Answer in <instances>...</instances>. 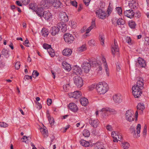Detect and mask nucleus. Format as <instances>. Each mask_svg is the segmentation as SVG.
Wrapping results in <instances>:
<instances>
[{
	"mask_svg": "<svg viewBox=\"0 0 149 149\" xmlns=\"http://www.w3.org/2000/svg\"><path fill=\"white\" fill-rule=\"evenodd\" d=\"M143 81L142 78H139L136 84L132 87V93L135 98H138L141 95L142 93L141 90L143 88Z\"/></svg>",
	"mask_w": 149,
	"mask_h": 149,
	"instance_id": "obj_1",
	"label": "nucleus"
},
{
	"mask_svg": "<svg viewBox=\"0 0 149 149\" xmlns=\"http://www.w3.org/2000/svg\"><path fill=\"white\" fill-rule=\"evenodd\" d=\"M96 90L100 94H105L108 91L109 87L108 84L105 82H101L96 85Z\"/></svg>",
	"mask_w": 149,
	"mask_h": 149,
	"instance_id": "obj_2",
	"label": "nucleus"
},
{
	"mask_svg": "<svg viewBox=\"0 0 149 149\" xmlns=\"http://www.w3.org/2000/svg\"><path fill=\"white\" fill-rule=\"evenodd\" d=\"M126 119L128 121L131 122L134 119V112L131 110L127 111L125 114Z\"/></svg>",
	"mask_w": 149,
	"mask_h": 149,
	"instance_id": "obj_3",
	"label": "nucleus"
},
{
	"mask_svg": "<svg viewBox=\"0 0 149 149\" xmlns=\"http://www.w3.org/2000/svg\"><path fill=\"white\" fill-rule=\"evenodd\" d=\"M111 52L113 56L116 55L118 56L119 54V47L117 41L114 40V45L111 47Z\"/></svg>",
	"mask_w": 149,
	"mask_h": 149,
	"instance_id": "obj_4",
	"label": "nucleus"
},
{
	"mask_svg": "<svg viewBox=\"0 0 149 149\" xmlns=\"http://www.w3.org/2000/svg\"><path fill=\"white\" fill-rule=\"evenodd\" d=\"M96 14L97 17L102 19H104L108 17L106 12L101 9H99L97 10L96 12Z\"/></svg>",
	"mask_w": 149,
	"mask_h": 149,
	"instance_id": "obj_5",
	"label": "nucleus"
},
{
	"mask_svg": "<svg viewBox=\"0 0 149 149\" xmlns=\"http://www.w3.org/2000/svg\"><path fill=\"white\" fill-rule=\"evenodd\" d=\"M74 82L78 88L81 87L83 85L82 79L78 76H76L74 78Z\"/></svg>",
	"mask_w": 149,
	"mask_h": 149,
	"instance_id": "obj_6",
	"label": "nucleus"
},
{
	"mask_svg": "<svg viewBox=\"0 0 149 149\" xmlns=\"http://www.w3.org/2000/svg\"><path fill=\"white\" fill-rule=\"evenodd\" d=\"M63 38L65 42L68 44L72 43L74 40L73 36L69 33L65 34Z\"/></svg>",
	"mask_w": 149,
	"mask_h": 149,
	"instance_id": "obj_7",
	"label": "nucleus"
},
{
	"mask_svg": "<svg viewBox=\"0 0 149 149\" xmlns=\"http://www.w3.org/2000/svg\"><path fill=\"white\" fill-rule=\"evenodd\" d=\"M83 70L86 73H88L91 69V65L89 62H84L82 65Z\"/></svg>",
	"mask_w": 149,
	"mask_h": 149,
	"instance_id": "obj_8",
	"label": "nucleus"
},
{
	"mask_svg": "<svg viewBox=\"0 0 149 149\" xmlns=\"http://www.w3.org/2000/svg\"><path fill=\"white\" fill-rule=\"evenodd\" d=\"M32 5H33V6L32 7H31V6L30 7V8L32 9L33 10H35V11L36 12V14L38 15V16L40 17H42V14L43 13V12H44L43 11V9L42 8H38L37 7L36 8H35V7H34L33 4H31V6Z\"/></svg>",
	"mask_w": 149,
	"mask_h": 149,
	"instance_id": "obj_9",
	"label": "nucleus"
},
{
	"mask_svg": "<svg viewBox=\"0 0 149 149\" xmlns=\"http://www.w3.org/2000/svg\"><path fill=\"white\" fill-rule=\"evenodd\" d=\"M70 97H73L76 99L79 98L81 95V93L79 91H76L74 92H70L68 94Z\"/></svg>",
	"mask_w": 149,
	"mask_h": 149,
	"instance_id": "obj_10",
	"label": "nucleus"
},
{
	"mask_svg": "<svg viewBox=\"0 0 149 149\" xmlns=\"http://www.w3.org/2000/svg\"><path fill=\"white\" fill-rule=\"evenodd\" d=\"M42 17L47 20H50L52 17V15L49 11H45L43 12Z\"/></svg>",
	"mask_w": 149,
	"mask_h": 149,
	"instance_id": "obj_11",
	"label": "nucleus"
},
{
	"mask_svg": "<svg viewBox=\"0 0 149 149\" xmlns=\"http://www.w3.org/2000/svg\"><path fill=\"white\" fill-rule=\"evenodd\" d=\"M51 0H43L40 3L41 8L43 9H47L51 3Z\"/></svg>",
	"mask_w": 149,
	"mask_h": 149,
	"instance_id": "obj_12",
	"label": "nucleus"
},
{
	"mask_svg": "<svg viewBox=\"0 0 149 149\" xmlns=\"http://www.w3.org/2000/svg\"><path fill=\"white\" fill-rule=\"evenodd\" d=\"M124 15L127 17L132 18L134 17V13L132 9L126 10L124 13Z\"/></svg>",
	"mask_w": 149,
	"mask_h": 149,
	"instance_id": "obj_13",
	"label": "nucleus"
},
{
	"mask_svg": "<svg viewBox=\"0 0 149 149\" xmlns=\"http://www.w3.org/2000/svg\"><path fill=\"white\" fill-rule=\"evenodd\" d=\"M138 2L137 0H130L129 1V6L131 9L137 8Z\"/></svg>",
	"mask_w": 149,
	"mask_h": 149,
	"instance_id": "obj_14",
	"label": "nucleus"
},
{
	"mask_svg": "<svg viewBox=\"0 0 149 149\" xmlns=\"http://www.w3.org/2000/svg\"><path fill=\"white\" fill-rule=\"evenodd\" d=\"M108 109L109 107H107L103 108L100 110V113L103 118H105L108 116Z\"/></svg>",
	"mask_w": 149,
	"mask_h": 149,
	"instance_id": "obj_15",
	"label": "nucleus"
},
{
	"mask_svg": "<svg viewBox=\"0 0 149 149\" xmlns=\"http://www.w3.org/2000/svg\"><path fill=\"white\" fill-rule=\"evenodd\" d=\"M60 31V28L58 26H54L51 28L49 32L52 36L58 34Z\"/></svg>",
	"mask_w": 149,
	"mask_h": 149,
	"instance_id": "obj_16",
	"label": "nucleus"
},
{
	"mask_svg": "<svg viewBox=\"0 0 149 149\" xmlns=\"http://www.w3.org/2000/svg\"><path fill=\"white\" fill-rule=\"evenodd\" d=\"M93 149H105L101 142H97L94 143L91 146Z\"/></svg>",
	"mask_w": 149,
	"mask_h": 149,
	"instance_id": "obj_17",
	"label": "nucleus"
},
{
	"mask_svg": "<svg viewBox=\"0 0 149 149\" xmlns=\"http://www.w3.org/2000/svg\"><path fill=\"white\" fill-rule=\"evenodd\" d=\"M51 3L52 6L56 9L59 8L61 4L60 1L57 0H51Z\"/></svg>",
	"mask_w": 149,
	"mask_h": 149,
	"instance_id": "obj_18",
	"label": "nucleus"
},
{
	"mask_svg": "<svg viewBox=\"0 0 149 149\" xmlns=\"http://www.w3.org/2000/svg\"><path fill=\"white\" fill-rule=\"evenodd\" d=\"M59 17L62 22H65L68 21V17L65 12H61L59 14Z\"/></svg>",
	"mask_w": 149,
	"mask_h": 149,
	"instance_id": "obj_19",
	"label": "nucleus"
},
{
	"mask_svg": "<svg viewBox=\"0 0 149 149\" xmlns=\"http://www.w3.org/2000/svg\"><path fill=\"white\" fill-rule=\"evenodd\" d=\"M113 99L115 103L119 104L122 102V97L120 94H115L113 96Z\"/></svg>",
	"mask_w": 149,
	"mask_h": 149,
	"instance_id": "obj_20",
	"label": "nucleus"
},
{
	"mask_svg": "<svg viewBox=\"0 0 149 149\" xmlns=\"http://www.w3.org/2000/svg\"><path fill=\"white\" fill-rule=\"evenodd\" d=\"M68 107L70 110L74 112H77L78 110L76 105L73 103L69 104Z\"/></svg>",
	"mask_w": 149,
	"mask_h": 149,
	"instance_id": "obj_21",
	"label": "nucleus"
},
{
	"mask_svg": "<svg viewBox=\"0 0 149 149\" xmlns=\"http://www.w3.org/2000/svg\"><path fill=\"white\" fill-rule=\"evenodd\" d=\"M90 124L94 127H97L99 123V121L97 119L91 118L89 121Z\"/></svg>",
	"mask_w": 149,
	"mask_h": 149,
	"instance_id": "obj_22",
	"label": "nucleus"
},
{
	"mask_svg": "<svg viewBox=\"0 0 149 149\" xmlns=\"http://www.w3.org/2000/svg\"><path fill=\"white\" fill-rule=\"evenodd\" d=\"M73 72L77 75H79L82 73L80 67L77 65L74 66L72 69Z\"/></svg>",
	"mask_w": 149,
	"mask_h": 149,
	"instance_id": "obj_23",
	"label": "nucleus"
},
{
	"mask_svg": "<svg viewBox=\"0 0 149 149\" xmlns=\"http://www.w3.org/2000/svg\"><path fill=\"white\" fill-rule=\"evenodd\" d=\"M139 64V66L141 67H145L146 66V63L144 59L141 58H139L137 64Z\"/></svg>",
	"mask_w": 149,
	"mask_h": 149,
	"instance_id": "obj_24",
	"label": "nucleus"
},
{
	"mask_svg": "<svg viewBox=\"0 0 149 149\" xmlns=\"http://www.w3.org/2000/svg\"><path fill=\"white\" fill-rule=\"evenodd\" d=\"M111 136L113 138V141L114 142H118V138L119 136V133L117 131H113L111 132Z\"/></svg>",
	"mask_w": 149,
	"mask_h": 149,
	"instance_id": "obj_25",
	"label": "nucleus"
},
{
	"mask_svg": "<svg viewBox=\"0 0 149 149\" xmlns=\"http://www.w3.org/2000/svg\"><path fill=\"white\" fill-rule=\"evenodd\" d=\"M1 56H4L6 58H8L9 55L8 50L5 48L1 50Z\"/></svg>",
	"mask_w": 149,
	"mask_h": 149,
	"instance_id": "obj_26",
	"label": "nucleus"
},
{
	"mask_svg": "<svg viewBox=\"0 0 149 149\" xmlns=\"http://www.w3.org/2000/svg\"><path fill=\"white\" fill-rule=\"evenodd\" d=\"M72 52V50L69 48H66L64 49L62 51V54L66 56H70Z\"/></svg>",
	"mask_w": 149,
	"mask_h": 149,
	"instance_id": "obj_27",
	"label": "nucleus"
},
{
	"mask_svg": "<svg viewBox=\"0 0 149 149\" xmlns=\"http://www.w3.org/2000/svg\"><path fill=\"white\" fill-rule=\"evenodd\" d=\"M62 65L63 68L67 71H70L71 69L70 64L68 63L65 61H64L62 63Z\"/></svg>",
	"mask_w": 149,
	"mask_h": 149,
	"instance_id": "obj_28",
	"label": "nucleus"
},
{
	"mask_svg": "<svg viewBox=\"0 0 149 149\" xmlns=\"http://www.w3.org/2000/svg\"><path fill=\"white\" fill-rule=\"evenodd\" d=\"M95 26H96L95 21L94 20H92L90 26L86 30V33H88L92 29L95 27Z\"/></svg>",
	"mask_w": 149,
	"mask_h": 149,
	"instance_id": "obj_29",
	"label": "nucleus"
},
{
	"mask_svg": "<svg viewBox=\"0 0 149 149\" xmlns=\"http://www.w3.org/2000/svg\"><path fill=\"white\" fill-rule=\"evenodd\" d=\"M80 102L81 104L84 106H86L88 103V99L85 97L81 98L80 100Z\"/></svg>",
	"mask_w": 149,
	"mask_h": 149,
	"instance_id": "obj_30",
	"label": "nucleus"
},
{
	"mask_svg": "<svg viewBox=\"0 0 149 149\" xmlns=\"http://www.w3.org/2000/svg\"><path fill=\"white\" fill-rule=\"evenodd\" d=\"M102 61L104 62V65L105 68V70L106 71L107 75V76H109V73L108 71V66L106 62V61L105 59L104 58H103L102 59Z\"/></svg>",
	"mask_w": 149,
	"mask_h": 149,
	"instance_id": "obj_31",
	"label": "nucleus"
},
{
	"mask_svg": "<svg viewBox=\"0 0 149 149\" xmlns=\"http://www.w3.org/2000/svg\"><path fill=\"white\" fill-rule=\"evenodd\" d=\"M47 116L50 124L51 125H53L54 122V119L53 117H51L49 113V111H47Z\"/></svg>",
	"mask_w": 149,
	"mask_h": 149,
	"instance_id": "obj_32",
	"label": "nucleus"
},
{
	"mask_svg": "<svg viewBox=\"0 0 149 149\" xmlns=\"http://www.w3.org/2000/svg\"><path fill=\"white\" fill-rule=\"evenodd\" d=\"M42 35L44 37H47L49 33L48 30L45 28H43L41 31Z\"/></svg>",
	"mask_w": 149,
	"mask_h": 149,
	"instance_id": "obj_33",
	"label": "nucleus"
},
{
	"mask_svg": "<svg viewBox=\"0 0 149 149\" xmlns=\"http://www.w3.org/2000/svg\"><path fill=\"white\" fill-rule=\"evenodd\" d=\"M86 47L85 45H83L81 46L78 47L77 50L79 52H81L86 51Z\"/></svg>",
	"mask_w": 149,
	"mask_h": 149,
	"instance_id": "obj_34",
	"label": "nucleus"
},
{
	"mask_svg": "<svg viewBox=\"0 0 149 149\" xmlns=\"http://www.w3.org/2000/svg\"><path fill=\"white\" fill-rule=\"evenodd\" d=\"M80 144L83 146L85 147H88L89 146L90 144L88 142L82 139L80 141Z\"/></svg>",
	"mask_w": 149,
	"mask_h": 149,
	"instance_id": "obj_35",
	"label": "nucleus"
},
{
	"mask_svg": "<svg viewBox=\"0 0 149 149\" xmlns=\"http://www.w3.org/2000/svg\"><path fill=\"white\" fill-rule=\"evenodd\" d=\"M121 145L124 148L123 149H129V148L130 146L129 144L126 142L122 143Z\"/></svg>",
	"mask_w": 149,
	"mask_h": 149,
	"instance_id": "obj_36",
	"label": "nucleus"
},
{
	"mask_svg": "<svg viewBox=\"0 0 149 149\" xmlns=\"http://www.w3.org/2000/svg\"><path fill=\"white\" fill-rule=\"evenodd\" d=\"M99 39L101 43V44L103 45L104 44V38L103 34H100L99 36Z\"/></svg>",
	"mask_w": 149,
	"mask_h": 149,
	"instance_id": "obj_37",
	"label": "nucleus"
},
{
	"mask_svg": "<svg viewBox=\"0 0 149 149\" xmlns=\"http://www.w3.org/2000/svg\"><path fill=\"white\" fill-rule=\"evenodd\" d=\"M137 107L138 110H141V111H143L145 109L144 104L141 103H139L138 104Z\"/></svg>",
	"mask_w": 149,
	"mask_h": 149,
	"instance_id": "obj_38",
	"label": "nucleus"
},
{
	"mask_svg": "<svg viewBox=\"0 0 149 149\" xmlns=\"http://www.w3.org/2000/svg\"><path fill=\"white\" fill-rule=\"evenodd\" d=\"M41 132L42 134L45 137H46L48 136V131L45 128H41Z\"/></svg>",
	"mask_w": 149,
	"mask_h": 149,
	"instance_id": "obj_39",
	"label": "nucleus"
},
{
	"mask_svg": "<svg viewBox=\"0 0 149 149\" xmlns=\"http://www.w3.org/2000/svg\"><path fill=\"white\" fill-rule=\"evenodd\" d=\"M47 52L52 57H54L55 54L54 50L52 48H49V49H47Z\"/></svg>",
	"mask_w": 149,
	"mask_h": 149,
	"instance_id": "obj_40",
	"label": "nucleus"
},
{
	"mask_svg": "<svg viewBox=\"0 0 149 149\" xmlns=\"http://www.w3.org/2000/svg\"><path fill=\"white\" fill-rule=\"evenodd\" d=\"M141 127V125L140 124H139L137 125L136 128V133H137L138 136L139 137L140 136L139 134L140 132Z\"/></svg>",
	"mask_w": 149,
	"mask_h": 149,
	"instance_id": "obj_41",
	"label": "nucleus"
},
{
	"mask_svg": "<svg viewBox=\"0 0 149 149\" xmlns=\"http://www.w3.org/2000/svg\"><path fill=\"white\" fill-rule=\"evenodd\" d=\"M83 135L85 137H88L90 135L89 132L87 130H84L83 132Z\"/></svg>",
	"mask_w": 149,
	"mask_h": 149,
	"instance_id": "obj_42",
	"label": "nucleus"
},
{
	"mask_svg": "<svg viewBox=\"0 0 149 149\" xmlns=\"http://www.w3.org/2000/svg\"><path fill=\"white\" fill-rule=\"evenodd\" d=\"M129 25L131 28L134 29L135 27L136 24L134 22L130 21L129 22Z\"/></svg>",
	"mask_w": 149,
	"mask_h": 149,
	"instance_id": "obj_43",
	"label": "nucleus"
},
{
	"mask_svg": "<svg viewBox=\"0 0 149 149\" xmlns=\"http://www.w3.org/2000/svg\"><path fill=\"white\" fill-rule=\"evenodd\" d=\"M116 11L118 14L120 15L122 14V10L121 8L120 7H118L116 8Z\"/></svg>",
	"mask_w": 149,
	"mask_h": 149,
	"instance_id": "obj_44",
	"label": "nucleus"
},
{
	"mask_svg": "<svg viewBox=\"0 0 149 149\" xmlns=\"http://www.w3.org/2000/svg\"><path fill=\"white\" fill-rule=\"evenodd\" d=\"M130 131L131 132V133L132 134L134 137L136 135V130L135 128L133 126L131 127L130 128Z\"/></svg>",
	"mask_w": 149,
	"mask_h": 149,
	"instance_id": "obj_45",
	"label": "nucleus"
},
{
	"mask_svg": "<svg viewBox=\"0 0 149 149\" xmlns=\"http://www.w3.org/2000/svg\"><path fill=\"white\" fill-rule=\"evenodd\" d=\"M112 7L110 6V4H109L108 8H107V15L108 16L111 13L112 11Z\"/></svg>",
	"mask_w": 149,
	"mask_h": 149,
	"instance_id": "obj_46",
	"label": "nucleus"
},
{
	"mask_svg": "<svg viewBox=\"0 0 149 149\" xmlns=\"http://www.w3.org/2000/svg\"><path fill=\"white\" fill-rule=\"evenodd\" d=\"M39 75V73L36 70H34L33 72L32 77L34 78H36Z\"/></svg>",
	"mask_w": 149,
	"mask_h": 149,
	"instance_id": "obj_47",
	"label": "nucleus"
},
{
	"mask_svg": "<svg viewBox=\"0 0 149 149\" xmlns=\"http://www.w3.org/2000/svg\"><path fill=\"white\" fill-rule=\"evenodd\" d=\"M117 23L118 25H123L124 24V21L122 19H119L117 20Z\"/></svg>",
	"mask_w": 149,
	"mask_h": 149,
	"instance_id": "obj_48",
	"label": "nucleus"
},
{
	"mask_svg": "<svg viewBox=\"0 0 149 149\" xmlns=\"http://www.w3.org/2000/svg\"><path fill=\"white\" fill-rule=\"evenodd\" d=\"M77 23L74 21H72L71 23L70 24V25L72 28H75L77 26Z\"/></svg>",
	"mask_w": 149,
	"mask_h": 149,
	"instance_id": "obj_49",
	"label": "nucleus"
},
{
	"mask_svg": "<svg viewBox=\"0 0 149 149\" xmlns=\"http://www.w3.org/2000/svg\"><path fill=\"white\" fill-rule=\"evenodd\" d=\"M109 112L112 114H115L116 113V111L114 109H111L109 107Z\"/></svg>",
	"mask_w": 149,
	"mask_h": 149,
	"instance_id": "obj_50",
	"label": "nucleus"
},
{
	"mask_svg": "<svg viewBox=\"0 0 149 149\" xmlns=\"http://www.w3.org/2000/svg\"><path fill=\"white\" fill-rule=\"evenodd\" d=\"M20 63L19 62H17L15 64V66L16 69L18 70L20 68Z\"/></svg>",
	"mask_w": 149,
	"mask_h": 149,
	"instance_id": "obj_51",
	"label": "nucleus"
},
{
	"mask_svg": "<svg viewBox=\"0 0 149 149\" xmlns=\"http://www.w3.org/2000/svg\"><path fill=\"white\" fill-rule=\"evenodd\" d=\"M8 126V125L6 123L1 122H0V126L1 127H6Z\"/></svg>",
	"mask_w": 149,
	"mask_h": 149,
	"instance_id": "obj_52",
	"label": "nucleus"
},
{
	"mask_svg": "<svg viewBox=\"0 0 149 149\" xmlns=\"http://www.w3.org/2000/svg\"><path fill=\"white\" fill-rule=\"evenodd\" d=\"M35 102L36 104L37 108L39 109H41L42 107V106L41 104L38 102L35 101Z\"/></svg>",
	"mask_w": 149,
	"mask_h": 149,
	"instance_id": "obj_53",
	"label": "nucleus"
},
{
	"mask_svg": "<svg viewBox=\"0 0 149 149\" xmlns=\"http://www.w3.org/2000/svg\"><path fill=\"white\" fill-rule=\"evenodd\" d=\"M43 48L45 49H49V48H51V46L50 45H49L46 44H44L43 45Z\"/></svg>",
	"mask_w": 149,
	"mask_h": 149,
	"instance_id": "obj_54",
	"label": "nucleus"
},
{
	"mask_svg": "<svg viewBox=\"0 0 149 149\" xmlns=\"http://www.w3.org/2000/svg\"><path fill=\"white\" fill-rule=\"evenodd\" d=\"M20 1L25 5H27L30 1V0H20Z\"/></svg>",
	"mask_w": 149,
	"mask_h": 149,
	"instance_id": "obj_55",
	"label": "nucleus"
},
{
	"mask_svg": "<svg viewBox=\"0 0 149 149\" xmlns=\"http://www.w3.org/2000/svg\"><path fill=\"white\" fill-rule=\"evenodd\" d=\"M29 138L30 139L29 137H27L25 136H24L22 138V139L23 140V142H26V141L28 140H29Z\"/></svg>",
	"mask_w": 149,
	"mask_h": 149,
	"instance_id": "obj_56",
	"label": "nucleus"
},
{
	"mask_svg": "<svg viewBox=\"0 0 149 149\" xmlns=\"http://www.w3.org/2000/svg\"><path fill=\"white\" fill-rule=\"evenodd\" d=\"M126 42L129 45H131L132 44L131 39L130 37H127L126 38Z\"/></svg>",
	"mask_w": 149,
	"mask_h": 149,
	"instance_id": "obj_57",
	"label": "nucleus"
},
{
	"mask_svg": "<svg viewBox=\"0 0 149 149\" xmlns=\"http://www.w3.org/2000/svg\"><path fill=\"white\" fill-rule=\"evenodd\" d=\"M147 132V127L146 126H145L143 129V136H145L146 135Z\"/></svg>",
	"mask_w": 149,
	"mask_h": 149,
	"instance_id": "obj_58",
	"label": "nucleus"
},
{
	"mask_svg": "<svg viewBox=\"0 0 149 149\" xmlns=\"http://www.w3.org/2000/svg\"><path fill=\"white\" fill-rule=\"evenodd\" d=\"M95 87V84H92L88 87V89L90 91H92Z\"/></svg>",
	"mask_w": 149,
	"mask_h": 149,
	"instance_id": "obj_59",
	"label": "nucleus"
},
{
	"mask_svg": "<svg viewBox=\"0 0 149 149\" xmlns=\"http://www.w3.org/2000/svg\"><path fill=\"white\" fill-rule=\"evenodd\" d=\"M88 43L90 46L94 45L95 41L94 40H91L88 42Z\"/></svg>",
	"mask_w": 149,
	"mask_h": 149,
	"instance_id": "obj_60",
	"label": "nucleus"
},
{
	"mask_svg": "<svg viewBox=\"0 0 149 149\" xmlns=\"http://www.w3.org/2000/svg\"><path fill=\"white\" fill-rule=\"evenodd\" d=\"M91 0H83V1L85 4L87 6L89 5V3H90Z\"/></svg>",
	"mask_w": 149,
	"mask_h": 149,
	"instance_id": "obj_61",
	"label": "nucleus"
},
{
	"mask_svg": "<svg viewBox=\"0 0 149 149\" xmlns=\"http://www.w3.org/2000/svg\"><path fill=\"white\" fill-rule=\"evenodd\" d=\"M106 128L108 130L110 131L112 130V128L111 126L109 125H107L106 127Z\"/></svg>",
	"mask_w": 149,
	"mask_h": 149,
	"instance_id": "obj_62",
	"label": "nucleus"
},
{
	"mask_svg": "<svg viewBox=\"0 0 149 149\" xmlns=\"http://www.w3.org/2000/svg\"><path fill=\"white\" fill-rule=\"evenodd\" d=\"M47 105L48 106H50L52 103V100L51 99L48 98L47 100Z\"/></svg>",
	"mask_w": 149,
	"mask_h": 149,
	"instance_id": "obj_63",
	"label": "nucleus"
},
{
	"mask_svg": "<svg viewBox=\"0 0 149 149\" xmlns=\"http://www.w3.org/2000/svg\"><path fill=\"white\" fill-rule=\"evenodd\" d=\"M71 4L73 6H74L77 7V3L75 1H71Z\"/></svg>",
	"mask_w": 149,
	"mask_h": 149,
	"instance_id": "obj_64",
	"label": "nucleus"
}]
</instances>
